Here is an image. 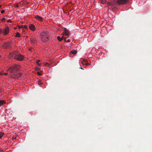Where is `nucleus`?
I'll return each instance as SVG.
<instances>
[{
    "instance_id": "1",
    "label": "nucleus",
    "mask_w": 152,
    "mask_h": 152,
    "mask_svg": "<svg viewBox=\"0 0 152 152\" xmlns=\"http://www.w3.org/2000/svg\"><path fill=\"white\" fill-rule=\"evenodd\" d=\"M49 33L48 32H42L40 35V37L42 41L45 42L49 40Z\"/></svg>"
},
{
    "instance_id": "2",
    "label": "nucleus",
    "mask_w": 152,
    "mask_h": 152,
    "mask_svg": "<svg viewBox=\"0 0 152 152\" xmlns=\"http://www.w3.org/2000/svg\"><path fill=\"white\" fill-rule=\"evenodd\" d=\"M20 66L19 65L17 64L14 65L8 69V71H10V73L17 72V71L20 69Z\"/></svg>"
},
{
    "instance_id": "3",
    "label": "nucleus",
    "mask_w": 152,
    "mask_h": 152,
    "mask_svg": "<svg viewBox=\"0 0 152 152\" xmlns=\"http://www.w3.org/2000/svg\"><path fill=\"white\" fill-rule=\"evenodd\" d=\"M12 74L10 75L11 77L13 78L18 79L21 76V73H11Z\"/></svg>"
},
{
    "instance_id": "4",
    "label": "nucleus",
    "mask_w": 152,
    "mask_h": 152,
    "mask_svg": "<svg viewBox=\"0 0 152 152\" xmlns=\"http://www.w3.org/2000/svg\"><path fill=\"white\" fill-rule=\"evenodd\" d=\"M18 53L16 51H13L9 54L10 57H12L13 59L15 58L17 56Z\"/></svg>"
},
{
    "instance_id": "5",
    "label": "nucleus",
    "mask_w": 152,
    "mask_h": 152,
    "mask_svg": "<svg viewBox=\"0 0 152 152\" xmlns=\"http://www.w3.org/2000/svg\"><path fill=\"white\" fill-rule=\"evenodd\" d=\"M24 59V56L18 53L15 59L19 61H22Z\"/></svg>"
},
{
    "instance_id": "6",
    "label": "nucleus",
    "mask_w": 152,
    "mask_h": 152,
    "mask_svg": "<svg viewBox=\"0 0 152 152\" xmlns=\"http://www.w3.org/2000/svg\"><path fill=\"white\" fill-rule=\"evenodd\" d=\"M129 2V0H117V3L119 4H125Z\"/></svg>"
},
{
    "instance_id": "7",
    "label": "nucleus",
    "mask_w": 152,
    "mask_h": 152,
    "mask_svg": "<svg viewBox=\"0 0 152 152\" xmlns=\"http://www.w3.org/2000/svg\"><path fill=\"white\" fill-rule=\"evenodd\" d=\"M30 41L33 44H36L37 42L36 38L34 36H32L30 38Z\"/></svg>"
},
{
    "instance_id": "8",
    "label": "nucleus",
    "mask_w": 152,
    "mask_h": 152,
    "mask_svg": "<svg viewBox=\"0 0 152 152\" xmlns=\"http://www.w3.org/2000/svg\"><path fill=\"white\" fill-rule=\"evenodd\" d=\"M10 43L9 42L4 43L3 44L2 47L6 49L10 47Z\"/></svg>"
},
{
    "instance_id": "9",
    "label": "nucleus",
    "mask_w": 152,
    "mask_h": 152,
    "mask_svg": "<svg viewBox=\"0 0 152 152\" xmlns=\"http://www.w3.org/2000/svg\"><path fill=\"white\" fill-rule=\"evenodd\" d=\"M3 33L4 35H7L9 34V29L8 27H5L3 29Z\"/></svg>"
},
{
    "instance_id": "10",
    "label": "nucleus",
    "mask_w": 152,
    "mask_h": 152,
    "mask_svg": "<svg viewBox=\"0 0 152 152\" xmlns=\"http://www.w3.org/2000/svg\"><path fill=\"white\" fill-rule=\"evenodd\" d=\"M34 18L37 20H38L39 21H42L43 19L42 17L38 16V15H36L34 17Z\"/></svg>"
},
{
    "instance_id": "11",
    "label": "nucleus",
    "mask_w": 152,
    "mask_h": 152,
    "mask_svg": "<svg viewBox=\"0 0 152 152\" xmlns=\"http://www.w3.org/2000/svg\"><path fill=\"white\" fill-rule=\"evenodd\" d=\"M29 28L32 31H34L35 29V26L32 24H30L29 26Z\"/></svg>"
},
{
    "instance_id": "12",
    "label": "nucleus",
    "mask_w": 152,
    "mask_h": 152,
    "mask_svg": "<svg viewBox=\"0 0 152 152\" xmlns=\"http://www.w3.org/2000/svg\"><path fill=\"white\" fill-rule=\"evenodd\" d=\"M64 34L66 36H69V34L68 31L67 30L66 28H64Z\"/></svg>"
},
{
    "instance_id": "13",
    "label": "nucleus",
    "mask_w": 152,
    "mask_h": 152,
    "mask_svg": "<svg viewBox=\"0 0 152 152\" xmlns=\"http://www.w3.org/2000/svg\"><path fill=\"white\" fill-rule=\"evenodd\" d=\"M70 53L74 55H75L77 53V51L75 50H73L71 51Z\"/></svg>"
},
{
    "instance_id": "14",
    "label": "nucleus",
    "mask_w": 152,
    "mask_h": 152,
    "mask_svg": "<svg viewBox=\"0 0 152 152\" xmlns=\"http://www.w3.org/2000/svg\"><path fill=\"white\" fill-rule=\"evenodd\" d=\"M5 101L3 100H0V105H3L5 104Z\"/></svg>"
},
{
    "instance_id": "15",
    "label": "nucleus",
    "mask_w": 152,
    "mask_h": 152,
    "mask_svg": "<svg viewBox=\"0 0 152 152\" xmlns=\"http://www.w3.org/2000/svg\"><path fill=\"white\" fill-rule=\"evenodd\" d=\"M57 39L59 41H61L63 39V37H62L61 38H60L59 36H58L57 37Z\"/></svg>"
},
{
    "instance_id": "16",
    "label": "nucleus",
    "mask_w": 152,
    "mask_h": 152,
    "mask_svg": "<svg viewBox=\"0 0 152 152\" xmlns=\"http://www.w3.org/2000/svg\"><path fill=\"white\" fill-rule=\"evenodd\" d=\"M15 37H20V35L18 32H17L16 33V34L15 35Z\"/></svg>"
},
{
    "instance_id": "17",
    "label": "nucleus",
    "mask_w": 152,
    "mask_h": 152,
    "mask_svg": "<svg viewBox=\"0 0 152 152\" xmlns=\"http://www.w3.org/2000/svg\"><path fill=\"white\" fill-rule=\"evenodd\" d=\"M87 61L86 60L84 59L83 61L82 62V64L83 65H85L86 64V63L87 62Z\"/></svg>"
},
{
    "instance_id": "18",
    "label": "nucleus",
    "mask_w": 152,
    "mask_h": 152,
    "mask_svg": "<svg viewBox=\"0 0 152 152\" xmlns=\"http://www.w3.org/2000/svg\"><path fill=\"white\" fill-rule=\"evenodd\" d=\"M100 2H101V3L102 4H105L106 2V1L105 0H99Z\"/></svg>"
},
{
    "instance_id": "19",
    "label": "nucleus",
    "mask_w": 152,
    "mask_h": 152,
    "mask_svg": "<svg viewBox=\"0 0 152 152\" xmlns=\"http://www.w3.org/2000/svg\"><path fill=\"white\" fill-rule=\"evenodd\" d=\"M4 134V133L0 132V138H1L2 137Z\"/></svg>"
},
{
    "instance_id": "20",
    "label": "nucleus",
    "mask_w": 152,
    "mask_h": 152,
    "mask_svg": "<svg viewBox=\"0 0 152 152\" xmlns=\"http://www.w3.org/2000/svg\"><path fill=\"white\" fill-rule=\"evenodd\" d=\"M22 28H24L25 29H27V26L26 25H24V26H22Z\"/></svg>"
},
{
    "instance_id": "21",
    "label": "nucleus",
    "mask_w": 152,
    "mask_h": 152,
    "mask_svg": "<svg viewBox=\"0 0 152 152\" xmlns=\"http://www.w3.org/2000/svg\"><path fill=\"white\" fill-rule=\"evenodd\" d=\"M40 60H38L37 61L36 63L38 65H40V64L39 63L40 62Z\"/></svg>"
},
{
    "instance_id": "22",
    "label": "nucleus",
    "mask_w": 152,
    "mask_h": 152,
    "mask_svg": "<svg viewBox=\"0 0 152 152\" xmlns=\"http://www.w3.org/2000/svg\"><path fill=\"white\" fill-rule=\"evenodd\" d=\"M3 33V30L0 28V34Z\"/></svg>"
},
{
    "instance_id": "23",
    "label": "nucleus",
    "mask_w": 152,
    "mask_h": 152,
    "mask_svg": "<svg viewBox=\"0 0 152 152\" xmlns=\"http://www.w3.org/2000/svg\"><path fill=\"white\" fill-rule=\"evenodd\" d=\"M5 18H2L1 20L2 21V22H4L5 21Z\"/></svg>"
},
{
    "instance_id": "24",
    "label": "nucleus",
    "mask_w": 152,
    "mask_h": 152,
    "mask_svg": "<svg viewBox=\"0 0 152 152\" xmlns=\"http://www.w3.org/2000/svg\"><path fill=\"white\" fill-rule=\"evenodd\" d=\"M37 74L39 75H42V74L41 73L39 72H38L37 73Z\"/></svg>"
},
{
    "instance_id": "25",
    "label": "nucleus",
    "mask_w": 152,
    "mask_h": 152,
    "mask_svg": "<svg viewBox=\"0 0 152 152\" xmlns=\"http://www.w3.org/2000/svg\"><path fill=\"white\" fill-rule=\"evenodd\" d=\"M85 65H86L87 66H89L90 64L87 61V62L86 63V64H85Z\"/></svg>"
},
{
    "instance_id": "26",
    "label": "nucleus",
    "mask_w": 152,
    "mask_h": 152,
    "mask_svg": "<svg viewBox=\"0 0 152 152\" xmlns=\"http://www.w3.org/2000/svg\"><path fill=\"white\" fill-rule=\"evenodd\" d=\"M4 10H2L1 11V13H3L4 12Z\"/></svg>"
},
{
    "instance_id": "27",
    "label": "nucleus",
    "mask_w": 152,
    "mask_h": 152,
    "mask_svg": "<svg viewBox=\"0 0 152 152\" xmlns=\"http://www.w3.org/2000/svg\"><path fill=\"white\" fill-rule=\"evenodd\" d=\"M12 138L13 139H15L16 140V137H15V136H13L12 137Z\"/></svg>"
},
{
    "instance_id": "28",
    "label": "nucleus",
    "mask_w": 152,
    "mask_h": 152,
    "mask_svg": "<svg viewBox=\"0 0 152 152\" xmlns=\"http://www.w3.org/2000/svg\"><path fill=\"white\" fill-rule=\"evenodd\" d=\"M15 7H19V5L18 4H16Z\"/></svg>"
},
{
    "instance_id": "29",
    "label": "nucleus",
    "mask_w": 152,
    "mask_h": 152,
    "mask_svg": "<svg viewBox=\"0 0 152 152\" xmlns=\"http://www.w3.org/2000/svg\"><path fill=\"white\" fill-rule=\"evenodd\" d=\"M8 73H4L3 74V75H8Z\"/></svg>"
},
{
    "instance_id": "30",
    "label": "nucleus",
    "mask_w": 152,
    "mask_h": 152,
    "mask_svg": "<svg viewBox=\"0 0 152 152\" xmlns=\"http://www.w3.org/2000/svg\"><path fill=\"white\" fill-rule=\"evenodd\" d=\"M42 84V83L41 81H39V85L41 84Z\"/></svg>"
},
{
    "instance_id": "31",
    "label": "nucleus",
    "mask_w": 152,
    "mask_h": 152,
    "mask_svg": "<svg viewBox=\"0 0 152 152\" xmlns=\"http://www.w3.org/2000/svg\"><path fill=\"white\" fill-rule=\"evenodd\" d=\"M3 75L2 72H0V75Z\"/></svg>"
},
{
    "instance_id": "32",
    "label": "nucleus",
    "mask_w": 152,
    "mask_h": 152,
    "mask_svg": "<svg viewBox=\"0 0 152 152\" xmlns=\"http://www.w3.org/2000/svg\"><path fill=\"white\" fill-rule=\"evenodd\" d=\"M0 152H3V150L2 149H0Z\"/></svg>"
},
{
    "instance_id": "33",
    "label": "nucleus",
    "mask_w": 152,
    "mask_h": 152,
    "mask_svg": "<svg viewBox=\"0 0 152 152\" xmlns=\"http://www.w3.org/2000/svg\"><path fill=\"white\" fill-rule=\"evenodd\" d=\"M2 6V5H1L0 4V8H1Z\"/></svg>"
},
{
    "instance_id": "34",
    "label": "nucleus",
    "mask_w": 152,
    "mask_h": 152,
    "mask_svg": "<svg viewBox=\"0 0 152 152\" xmlns=\"http://www.w3.org/2000/svg\"><path fill=\"white\" fill-rule=\"evenodd\" d=\"M65 39H65V42H66V41L65 40Z\"/></svg>"
},
{
    "instance_id": "35",
    "label": "nucleus",
    "mask_w": 152,
    "mask_h": 152,
    "mask_svg": "<svg viewBox=\"0 0 152 152\" xmlns=\"http://www.w3.org/2000/svg\"><path fill=\"white\" fill-rule=\"evenodd\" d=\"M1 55H0V58H1Z\"/></svg>"
}]
</instances>
